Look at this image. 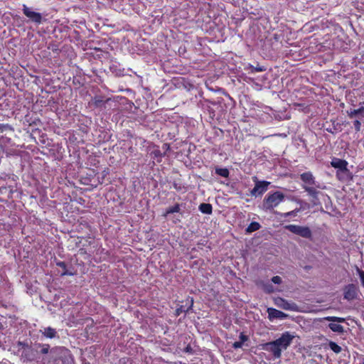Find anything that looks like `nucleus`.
Instances as JSON below:
<instances>
[{"label": "nucleus", "instance_id": "obj_1", "mask_svg": "<svg viewBox=\"0 0 364 364\" xmlns=\"http://www.w3.org/2000/svg\"><path fill=\"white\" fill-rule=\"evenodd\" d=\"M294 338V335L286 331L275 341L267 343L264 348L266 350L270 352L275 358H279L282 355V352L287 350L292 343Z\"/></svg>", "mask_w": 364, "mask_h": 364}, {"label": "nucleus", "instance_id": "obj_2", "mask_svg": "<svg viewBox=\"0 0 364 364\" xmlns=\"http://www.w3.org/2000/svg\"><path fill=\"white\" fill-rule=\"evenodd\" d=\"M284 194L279 191L268 193L263 200V208L264 210H272L278 206L284 200Z\"/></svg>", "mask_w": 364, "mask_h": 364}, {"label": "nucleus", "instance_id": "obj_3", "mask_svg": "<svg viewBox=\"0 0 364 364\" xmlns=\"http://www.w3.org/2000/svg\"><path fill=\"white\" fill-rule=\"evenodd\" d=\"M285 229L304 238L309 239L312 235L310 228L306 226L288 225L285 226Z\"/></svg>", "mask_w": 364, "mask_h": 364}, {"label": "nucleus", "instance_id": "obj_4", "mask_svg": "<svg viewBox=\"0 0 364 364\" xmlns=\"http://www.w3.org/2000/svg\"><path fill=\"white\" fill-rule=\"evenodd\" d=\"M300 178L303 182L302 188L306 190V188L317 186L318 188H324L325 186H321L319 183L315 180V177L310 171L304 172L300 175Z\"/></svg>", "mask_w": 364, "mask_h": 364}, {"label": "nucleus", "instance_id": "obj_5", "mask_svg": "<svg viewBox=\"0 0 364 364\" xmlns=\"http://www.w3.org/2000/svg\"><path fill=\"white\" fill-rule=\"evenodd\" d=\"M255 182V187L251 190L250 194L252 196H260L268 189L270 182L266 181H258L257 177L253 178Z\"/></svg>", "mask_w": 364, "mask_h": 364}, {"label": "nucleus", "instance_id": "obj_6", "mask_svg": "<svg viewBox=\"0 0 364 364\" xmlns=\"http://www.w3.org/2000/svg\"><path fill=\"white\" fill-rule=\"evenodd\" d=\"M358 287L353 284H350L344 287L343 298L348 301H352L358 297Z\"/></svg>", "mask_w": 364, "mask_h": 364}, {"label": "nucleus", "instance_id": "obj_7", "mask_svg": "<svg viewBox=\"0 0 364 364\" xmlns=\"http://www.w3.org/2000/svg\"><path fill=\"white\" fill-rule=\"evenodd\" d=\"M23 13L34 23H41L42 21L43 18L41 14L32 11L25 4L23 5Z\"/></svg>", "mask_w": 364, "mask_h": 364}, {"label": "nucleus", "instance_id": "obj_8", "mask_svg": "<svg viewBox=\"0 0 364 364\" xmlns=\"http://www.w3.org/2000/svg\"><path fill=\"white\" fill-rule=\"evenodd\" d=\"M18 346L23 349L22 356L27 360H33L36 358V352L34 349L28 343L19 341Z\"/></svg>", "mask_w": 364, "mask_h": 364}, {"label": "nucleus", "instance_id": "obj_9", "mask_svg": "<svg viewBox=\"0 0 364 364\" xmlns=\"http://www.w3.org/2000/svg\"><path fill=\"white\" fill-rule=\"evenodd\" d=\"M348 162L346 160L341 159L338 158H333L331 161V165L332 167L337 169V171H340L341 170L347 171Z\"/></svg>", "mask_w": 364, "mask_h": 364}, {"label": "nucleus", "instance_id": "obj_10", "mask_svg": "<svg viewBox=\"0 0 364 364\" xmlns=\"http://www.w3.org/2000/svg\"><path fill=\"white\" fill-rule=\"evenodd\" d=\"M193 304V299L192 297H188L186 299V304L181 305L179 308L176 310L175 316H178L182 312H188Z\"/></svg>", "mask_w": 364, "mask_h": 364}, {"label": "nucleus", "instance_id": "obj_11", "mask_svg": "<svg viewBox=\"0 0 364 364\" xmlns=\"http://www.w3.org/2000/svg\"><path fill=\"white\" fill-rule=\"evenodd\" d=\"M193 304V299L192 297H188L186 299V304L181 305L179 308L176 310L175 316H178L182 312H188Z\"/></svg>", "mask_w": 364, "mask_h": 364}, {"label": "nucleus", "instance_id": "obj_12", "mask_svg": "<svg viewBox=\"0 0 364 364\" xmlns=\"http://www.w3.org/2000/svg\"><path fill=\"white\" fill-rule=\"evenodd\" d=\"M318 189H319L318 187L316 186L314 187L306 188L305 190L308 195L312 198V201L314 204H316L318 201V195L321 193Z\"/></svg>", "mask_w": 364, "mask_h": 364}, {"label": "nucleus", "instance_id": "obj_13", "mask_svg": "<svg viewBox=\"0 0 364 364\" xmlns=\"http://www.w3.org/2000/svg\"><path fill=\"white\" fill-rule=\"evenodd\" d=\"M332 321L344 322L346 320H331ZM330 329L336 333H342L344 331L343 327L338 323L333 322L328 325Z\"/></svg>", "mask_w": 364, "mask_h": 364}, {"label": "nucleus", "instance_id": "obj_14", "mask_svg": "<svg viewBox=\"0 0 364 364\" xmlns=\"http://www.w3.org/2000/svg\"><path fill=\"white\" fill-rule=\"evenodd\" d=\"M44 337L47 338H53L57 336V331L51 327H45L40 331Z\"/></svg>", "mask_w": 364, "mask_h": 364}, {"label": "nucleus", "instance_id": "obj_15", "mask_svg": "<svg viewBox=\"0 0 364 364\" xmlns=\"http://www.w3.org/2000/svg\"><path fill=\"white\" fill-rule=\"evenodd\" d=\"M267 312L269 314V318H281L285 316L283 312L273 308L267 309Z\"/></svg>", "mask_w": 364, "mask_h": 364}, {"label": "nucleus", "instance_id": "obj_16", "mask_svg": "<svg viewBox=\"0 0 364 364\" xmlns=\"http://www.w3.org/2000/svg\"><path fill=\"white\" fill-rule=\"evenodd\" d=\"M276 304H277V305L282 307L284 309H293V306H294L293 304L289 303L287 301H286L285 299H284L282 298H277L276 299Z\"/></svg>", "mask_w": 364, "mask_h": 364}, {"label": "nucleus", "instance_id": "obj_17", "mask_svg": "<svg viewBox=\"0 0 364 364\" xmlns=\"http://www.w3.org/2000/svg\"><path fill=\"white\" fill-rule=\"evenodd\" d=\"M350 171L347 168V171L341 170L340 171H336V177L339 181H347L349 178Z\"/></svg>", "mask_w": 364, "mask_h": 364}, {"label": "nucleus", "instance_id": "obj_18", "mask_svg": "<svg viewBox=\"0 0 364 364\" xmlns=\"http://www.w3.org/2000/svg\"><path fill=\"white\" fill-rule=\"evenodd\" d=\"M181 210V207L179 204H175L173 206L168 208L165 213H164V217H167L169 214L178 213Z\"/></svg>", "mask_w": 364, "mask_h": 364}, {"label": "nucleus", "instance_id": "obj_19", "mask_svg": "<svg viewBox=\"0 0 364 364\" xmlns=\"http://www.w3.org/2000/svg\"><path fill=\"white\" fill-rule=\"evenodd\" d=\"M199 210L203 213L211 214L213 208H212V205L210 203H201L199 205Z\"/></svg>", "mask_w": 364, "mask_h": 364}, {"label": "nucleus", "instance_id": "obj_20", "mask_svg": "<svg viewBox=\"0 0 364 364\" xmlns=\"http://www.w3.org/2000/svg\"><path fill=\"white\" fill-rule=\"evenodd\" d=\"M261 228V225L257 222H252L248 227L246 228V232L251 233L256 230H258Z\"/></svg>", "mask_w": 364, "mask_h": 364}, {"label": "nucleus", "instance_id": "obj_21", "mask_svg": "<svg viewBox=\"0 0 364 364\" xmlns=\"http://www.w3.org/2000/svg\"><path fill=\"white\" fill-rule=\"evenodd\" d=\"M35 348H40V353L41 354H47L50 349L49 344L36 343Z\"/></svg>", "mask_w": 364, "mask_h": 364}, {"label": "nucleus", "instance_id": "obj_22", "mask_svg": "<svg viewBox=\"0 0 364 364\" xmlns=\"http://www.w3.org/2000/svg\"><path fill=\"white\" fill-rule=\"evenodd\" d=\"M215 173L224 178H228L230 172L226 168H216Z\"/></svg>", "mask_w": 364, "mask_h": 364}, {"label": "nucleus", "instance_id": "obj_23", "mask_svg": "<svg viewBox=\"0 0 364 364\" xmlns=\"http://www.w3.org/2000/svg\"><path fill=\"white\" fill-rule=\"evenodd\" d=\"M329 348L331 350H333L335 353H340L342 350V348L340 346H338L336 343L333 341H330L328 343Z\"/></svg>", "mask_w": 364, "mask_h": 364}, {"label": "nucleus", "instance_id": "obj_24", "mask_svg": "<svg viewBox=\"0 0 364 364\" xmlns=\"http://www.w3.org/2000/svg\"><path fill=\"white\" fill-rule=\"evenodd\" d=\"M363 112H364V107H360L359 109H357L350 110V112H348V116L350 118H352L354 116H356V115H358L359 114H362Z\"/></svg>", "mask_w": 364, "mask_h": 364}, {"label": "nucleus", "instance_id": "obj_25", "mask_svg": "<svg viewBox=\"0 0 364 364\" xmlns=\"http://www.w3.org/2000/svg\"><path fill=\"white\" fill-rule=\"evenodd\" d=\"M250 69H251V73L262 72V71L265 70V68L263 66L254 67V66L251 65Z\"/></svg>", "mask_w": 364, "mask_h": 364}, {"label": "nucleus", "instance_id": "obj_26", "mask_svg": "<svg viewBox=\"0 0 364 364\" xmlns=\"http://www.w3.org/2000/svg\"><path fill=\"white\" fill-rule=\"evenodd\" d=\"M264 289L267 293H272L274 291V287L271 284H266L264 285Z\"/></svg>", "mask_w": 364, "mask_h": 364}, {"label": "nucleus", "instance_id": "obj_27", "mask_svg": "<svg viewBox=\"0 0 364 364\" xmlns=\"http://www.w3.org/2000/svg\"><path fill=\"white\" fill-rule=\"evenodd\" d=\"M272 282L274 284H280L282 282V279L279 276H274L272 278Z\"/></svg>", "mask_w": 364, "mask_h": 364}, {"label": "nucleus", "instance_id": "obj_28", "mask_svg": "<svg viewBox=\"0 0 364 364\" xmlns=\"http://www.w3.org/2000/svg\"><path fill=\"white\" fill-rule=\"evenodd\" d=\"M299 209L294 210L292 211H289L288 213H286L284 214V217H291V216H295L296 213L299 212Z\"/></svg>", "mask_w": 364, "mask_h": 364}, {"label": "nucleus", "instance_id": "obj_29", "mask_svg": "<svg viewBox=\"0 0 364 364\" xmlns=\"http://www.w3.org/2000/svg\"><path fill=\"white\" fill-rule=\"evenodd\" d=\"M358 273L360 277V282H361L363 286L364 287V271H363L360 269H358Z\"/></svg>", "mask_w": 364, "mask_h": 364}, {"label": "nucleus", "instance_id": "obj_30", "mask_svg": "<svg viewBox=\"0 0 364 364\" xmlns=\"http://www.w3.org/2000/svg\"><path fill=\"white\" fill-rule=\"evenodd\" d=\"M353 124H354V127H355V129L356 130V132H359L360 130V127H361L360 122L358 120H355V121H354Z\"/></svg>", "mask_w": 364, "mask_h": 364}, {"label": "nucleus", "instance_id": "obj_31", "mask_svg": "<svg viewBox=\"0 0 364 364\" xmlns=\"http://www.w3.org/2000/svg\"><path fill=\"white\" fill-rule=\"evenodd\" d=\"M242 345L243 343L239 341H235V343H232V347L235 348V349H237V348H240L242 347Z\"/></svg>", "mask_w": 364, "mask_h": 364}, {"label": "nucleus", "instance_id": "obj_32", "mask_svg": "<svg viewBox=\"0 0 364 364\" xmlns=\"http://www.w3.org/2000/svg\"><path fill=\"white\" fill-rule=\"evenodd\" d=\"M56 265L59 267H61V269H63V271H65L66 269V264L65 262H57Z\"/></svg>", "mask_w": 364, "mask_h": 364}, {"label": "nucleus", "instance_id": "obj_33", "mask_svg": "<svg viewBox=\"0 0 364 364\" xmlns=\"http://www.w3.org/2000/svg\"><path fill=\"white\" fill-rule=\"evenodd\" d=\"M75 274V272H70V271H68L67 270V269L65 270V271H63L61 273H60V275L61 276H65V275H69V276H73Z\"/></svg>", "mask_w": 364, "mask_h": 364}, {"label": "nucleus", "instance_id": "obj_34", "mask_svg": "<svg viewBox=\"0 0 364 364\" xmlns=\"http://www.w3.org/2000/svg\"><path fill=\"white\" fill-rule=\"evenodd\" d=\"M248 338L244 333H241L240 335V341L244 343L246 341H247Z\"/></svg>", "mask_w": 364, "mask_h": 364}, {"label": "nucleus", "instance_id": "obj_35", "mask_svg": "<svg viewBox=\"0 0 364 364\" xmlns=\"http://www.w3.org/2000/svg\"><path fill=\"white\" fill-rule=\"evenodd\" d=\"M152 154H153L155 156H156V157H158V156H161V151H160L159 149H156V150H154V151L152 152Z\"/></svg>", "mask_w": 364, "mask_h": 364}, {"label": "nucleus", "instance_id": "obj_36", "mask_svg": "<svg viewBox=\"0 0 364 364\" xmlns=\"http://www.w3.org/2000/svg\"><path fill=\"white\" fill-rule=\"evenodd\" d=\"M9 127V125H7V124H6V125H5V124H0V129H1V130H3V129H5V128H7V127Z\"/></svg>", "mask_w": 364, "mask_h": 364}, {"label": "nucleus", "instance_id": "obj_37", "mask_svg": "<svg viewBox=\"0 0 364 364\" xmlns=\"http://www.w3.org/2000/svg\"><path fill=\"white\" fill-rule=\"evenodd\" d=\"M323 318H331V319H333V318H341L340 317H337V316H326V317H324Z\"/></svg>", "mask_w": 364, "mask_h": 364}, {"label": "nucleus", "instance_id": "obj_38", "mask_svg": "<svg viewBox=\"0 0 364 364\" xmlns=\"http://www.w3.org/2000/svg\"><path fill=\"white\" fill-rule=\"evenodd\" d=\"M191 350V347H187V348H186V351H189V350Z\"/></svg>", "mask_w": 364, "mask_h": 364}, {"label": "nucleus", "instance_id": "obj_39", "mask_svg": "<svg viewBox=\"0 0 364 364\" xmlns=\"http://www.w3.org/2000/svg\"><path fill=\"white\" fill-rule=\"evenodd\" d=\"M353 321H355L356 323H358L357 321L355 319H353Z\"/></svg>", "mask_w": 364, "mask_h": 364}]
</instances>
